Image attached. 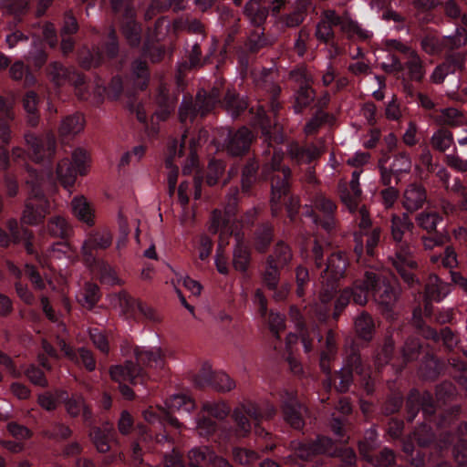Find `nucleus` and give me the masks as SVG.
Returning <instances> with one entry per match:
<instances>
[{
	"label": "nucleus",
	"mask_w": 467,
	"mask_h": 467,
	"mask_svg": "<svg viewBox=\"0 0 467 467\" xmlns=\"http://www.w3.org/2000/svg\"><path fill=\"white\" fill-rule=\"evenodd\" d=\"M414 224L410 219L408 213L401 215H392L391 217V236L397 243L395 256L391 258L392 265L400 274L402 278L408 284L414 282L411 269L416 267L417 264L413 257V248L407 242L403 241L406 234L412 232Z\"/></svg>",
	"instance_id": "obj_1"
},
{
	"label": "nucleus",
	"mask_w": 467,
	"mask_h": 467,
	"mask_svg": "<svg viewBox=\"0 0 467 467\" xmlns=\"http://www.w3.org/2000/svg\"><path fill=\"white\" fill-rule=\"evenodd\" d=\"M356 288L359 292L354 294V303L360 306L368 302L369 294L386 308L391 307L399 297V289L390 284L384 271L378 269L367 270L364 278L356 281Z\"/></svg>",
	"instance_id": "obj_2"
},
{
	"label": "nucleus",
	"mask_w": 467,
	"mask_h": 467,
	"mask_svg": "<svg viewBox=\"0 0 467 467\" xmlns=\"http://www.w3.org/2000/svg\"><path fill=\"white\" fill-rule=\"evenodd\" d=\"M235 204L236 199L234 195L231 196L223 213L219 210L213 211L209 226V230L212 234H219L220 243L215 257V265L218 272L223 275H226L228 273V265L226 258L221 252V249L222 246L227 243V237L234 234L231 224L234 220L233 216L234 215Z\"/></svg>",
	"instance_id": "obj_3"
},
{
	"label": "nucleus",
	"mask_w": 467,
	"mask_h": 467,
	"mask_svg": "<svg viewBox=\"0 0 467 467\" xmlns=\"http://www.w3.org/2000/svg\"><path fill=\"white\" fill-rule=\"evenodd\" d=\"M283 152L276 150H274L271 161H266L263 167V174L265 178L271 179L272 186V213L277 214L280 210V201L283 196L288 192V178L290 176V169L283 166L280 169V163L283 160Z\"/></svg>",
	"instance_id": "obj_4"
},
{
	"label": "nucleus",
	"mask_w": 467,
	"mask_h": 467,
	"mask_svg": "<svg viewBox=\"0 0 467 467\" xmlns=\"http://www.w3.org/2000/svg\"><path fill=\"white\" fill-rule=\"evenodd\" d=\"M347 265L348 260L343 253L333 254L327 259V268L322 275L325 284L319 295L320 302L324 305V307L317 312L319 318L322 320L325 319L328 310L327 305L334 297L336 292L335 282L343 277Z\"/></svg>",
	"instance_id": "obj_5"
},
{
	"label": "nucleus",
	"mask_w": 467,
	"mask_h": 467,
	"mask_svg": "<svg viewBox=\"0 0 467 467\" xmlns=\"http://www.w3.org/2000/svg\"><path fill=\"white\" fill-rule=\"evenodd\" d=\"M88 166V156L86 150L76 149L71 159L64 158L57 163V177L64 188L70 192L78 175H85Z\"/></svg>",
	"instance_id": "obj_6"
},
{
	"label": "nucleus",
	"mask_w": 467,
	"mask_h": 467,
	"mask_svg": "<svg viewBox=\"0 0 467 467\" xmlns=\"http://www.w3.org/2000/svg\"><path fill=\"white\" fill-rule=\"evenodd\" d=\"M53 209L52 203L42 192L33 191L26 201L21 222L28 225H38Z\"/></svg>",
	"instance_id": "obj_7"
},
{
	"label": "nucleus",
	"mask_w": 467,
	"mask_h": 467,
	"mask_svg": "<svg viewBox=\"0 0 467 467\" xmlns=\"http://www.w3.org/2000/svg\"><path fill=\"white\" fill-rule=\"evenodd\" d=\"M25 140L31 150V156L36 161L49 159L55 154L57 147L56 139L51 133L41 138L36 137L32 133H26L25 135Z\"/></svg>",
	"instance_id": "obj_8"
},
{
	"label": "nucleus",
	"mask_w": 467,
	"mask_h": 467,
	"mask_svg": "<svg viewBox=\"0 0 467 467\" xmlns=\"http://www.w3.org/2000/svg\"><path fill=\"white\" fill-rule=\"evenodd\" d=\"M246 416L254 420H259V408L255 403L246 401L234 410L233 418L236 423L235 434L239 438L245 437L251 431V425Z\"/></svg>",
	"instance_id": "obj_9"
},
{
	"label": "nucleus",
	"mask_w": 467,
	"mask_h": 467,
	"mask_svg": "<svg viewBox=\"0 0 467 467\" xmlns=\"http://www.w3.org/2000/svg\"><path fill=\"white\" fill-rule=\"evenodd\" d=\"M284 418L293 428L301 429L304 425L303 413L305 409L296 400V394L285 390L281 394Z\"/></svg>",
	"instance_id": "obj_10"
},
{
	"label": "nucleus",
	"mask_w": 467,
	"mask_h": 467,
	"mask_svg": "<svg viewBox=\"0 0 467 467\" xmlns=\"http://www.w3.org/2000/svg\"><path fill=\"white\" fill-rule=\"evenodd\" d=\"M195 383L200 387L211 386L214 389L225 392L235 388V382L224 372H212L209 368H203L195 378Z\"/></svg>",
	"instance_id": "obj_11"
},
{
	"label": "nucleus",
	"mask_w": 467,
	"mask_h": 467,
	"mask_svg": "<svg viewBox=\"0 0 467 467\" xmlns=\"http://www.w3.org/2000/svg\"><path fill=\"white\" fill-rule=\"evenodd\" d=\"M451 292L450 285L442 282L436 275H431L425 285V315L431 316V306L429 301L440 302Z\"/></svg>",
	"instance_id": "obj_12"
},
{
	"label": "nucleus",
	"mask_w": 467,
	"mask_h": 467,
	"mask_svg": "<svg viewBox=\"0 0 467 467\" xmlns=\"http://www.w3.org/2000/svg\"><path fill=\"white\" fill-rule=\"evenodd\" d=\"M49 75L52 78V80L57 85H63L66 82L73 83L78 90L77 95L82 99H87L88 98L81 92V86L84 84V78L77 74L74 71H70L69 69L64 67L59 63H53L49 67Z\"/></svg>",
	"instance_id": "obj_13"
},
{
	"label": "nucleus",
	"mask_w": 467,
	"mask_h": 467,
	"mask_svg": "<svg viewBox=\"0 0 467 467\" xmlns=\"http://www.w3.org/2000/svg\"><path fill=\"white\" fill-rule=\"evenodd\" d=\"M337 26L340 27L341 32L349 39L366 40L372 36L370 31L362 28L347 13L342 16L337 14Z\"/></svg>",
	"instance_id": "obj_14"
},
{
	"label": "nucleus",
	"mask_w": 467,
	"mask_h": 467,
	"mask_svg": "<svg viewBox=\"0 0 467 467\" xmlns=\"http://www.w3.org/2000/svg\"><path fill=\"white\" fill-rule=\"evenodd\" d=\"M355 371L358 375L363 374V368L361 365L359 356L353 351L348 358L347 367L340 369L338 377L340 379L337 385V389L339 392H345L348 389L352 381V372Z\"/></svg>",
	"instance_id": "obj_15"
},
{
	"label": "nucleus",
	"mask_w": 467,
	"mask_h": 467,
	"mask_svg": "<svg viewBox=\"0 0 467 467\" xmlns=\"http://www.w3.org/2000/svg\"><path fill=\"white\" fill-rule=\"evenodd\" d=\"M359 176L360 171H354L352 173L351 181L349 182V188H347L345 185L340 186V198L350 212L356 210L358 199L361 195V189L359 187Z\"/></svg>",
	"instance_id": "obj_16"
},
{
	"label": "nucleus",
	"mask_w": 467,
	"mask_h": 467,
	"mask_svg": "<svg viewBox=\"0 0 467 467\" xmlns=\"http://www.w3.org/2000/svg\"><path fill=\"white\" fill-rule=\"evenodd\" d=\"M189 192L190 183L188 182H182L178 188V202L182 207V212L179 215V221L184 227L191 226L193 223L195 217L193 208L188 205Z\"/></svg>",
	"instance_id": "obj_17"
},
{
	"label": "nucleus",
	"mask_w": 467,
	"mask_h": 467,
	"mask_svg": "<svg viewBox=\"0 0 467 467\" xmlns=\"http://www.w3.org/2000/svg\"><path fill=\"white\" fill-rule=\"evenodd\" d=\"M182 143L177 140H172L168 145V153L165 163L166 167L170 169L168 173L170 193L174 192L178 177V168L173 165V161L176 157L182 156Z\"/></svg>",
	"instance_id": "obj_18"
},
{
	"label": "nucleus",
	"mask_w": 467,
	"mask_h": 467,
	"mask_svg": "<svg viewBox=\"0 0 467 467\" xmlns=\"http://www.w3.org/2000/svg\"><path fill=\"white\" fill-rule=\"evenodd\" d=\"M288 154L292 160L297 163H306L317 159L323 152V146L308 145L301 148L296 143L289 144L287 148Z\"/></svg>",
	"instance_id": "obj_19"
},
{
	"label": "nucleus",
	"mask_w": 467,
	"mask_h": 467,
	"mask_svg": "<svg viewBox=\"0 0 467 467\" xmlns=\"http://www.w3.org/2000/svg\"><path fill=\"white\" fill-rule=\"evenodd\" d=\"M110 376L113 380L120 384L127 381L136 384L140 378H142V369L133 362L129 361L125 366H115L110 369Z\"/></svg>",
	"instance_id": "obj_20"
},
{
	"label": "nucleus",
	"mask_w": 467,
	"mask_h": 467,
	"mask_svg": "<svg viewBox=\"0 0 467 467\" xmlns=\"http://www.w3.org/2000/svg\"><path fill=\"white\" fill-rule=\"evenodd\" d=\"M112 243V234L108 230H101L91 234L84 242L82 250L87 259L92 257V251L96 249H106Z\"/></svg>",
	"instance_id": "obj_21"
},
{
	"label": "nucleus",
	"mask_w": 467,
	"mask_h": 467,
	"mask_svg": "<svg viewBox=\"0 0 467 467\" xmlns=\"http://www.w3.org/2000/svg\"><path fill=\"white\" fill-rule=\"evenodd\" d=\"M426 201V192L420 185L410 184L404 191L402 198L403 207L410 213L420 209Z\"/></svg>",
	"instance_id": "obj_22"
},
{
	"label": "nucleus",
	"mask_w": 467,
	"mask_h": 467,
	"mask_svg": "<svg viewBox=\"0 0 467 467\" xmlns=\"http://www.w3.org/2000/svg\"><path fill=\"white\" fill-rule=\"evenodd\" d=\"M254 139L253 133L245 127L239 129L231 135L227 150L232 155H240L246 151Z\"/></svg>",
	"instance_id": "obj_23"
},
{
	"label": "nucleus",
	"mask_w": 467,
	"mask_h": 467,
	"mask_svg": "<svg viewBox=\"0 0 467 467\" xmlns=\"http://www.w3.org/2000/svg\"><path fill=\"white\" fill-rule=\"evenodd\" d=\"M333 26H337V13L334 10H326L317 25L315 36L325 43H328L334 37Z\"/></svg>",
	"instance_id": "obj_24"
},
{
	"label": "nucleus",
	"mask_w": 467,
	"mask_h": 467,
	"mask_svg": "<svg viewBox=\"0 0 467 467\" xmlns=\"http://www.w3.org/2000/svg\"><path fill=\"white\" fill-rule=\"evenodd\" d=\"M122 34L131 47H136L140 42L141 29L134 20V12L127 8L125 17L121 24Z\"/></svg>",
	"instance_id": "obj_25"
},
{
	"label": "nucleus",
	"mask_w": 467,
	"mask_h": 467,
	"mask_svg": "<svg viewBox=\"0 0 467 467\" xmlns=\"http://www.w3.org/2000/svg\"><path fill=\"white\" fill-rule=\"evenodd\" d=\"M314 207L324 214V220L320 223L322 227L330 231L335 227L333 213L336 210V204L328 198L319 193L314 199Z\"/></svg>",
	"instance_id": "obj_26"
},
{
	"label": "nucleus",
	"mask_w": 467,
	"mask_h": 467,
	"mask_svg": "<svg viewBox=\"0 0 467 467\" xmlns=\"http://www.w3.org/2000/svg\"><path fill=\"white\" fill-rule=\"evenodd\" d=\"M177 99L171 96L164 85L159 88L157 96L158 109L154 113V117L159 120H165L175 108Z\"/></svg>",
	"instance_id": "obj_27"
},
{
	"label": "nucleus",
	"mask_w": 467,
	"mask_h": 467,
	"mask_svg": "<svg viewBox=\"0 0 467 467\" xmlns=\"http://www.w3.org/2000/svg\"><path fill=\"white\" fill-rule=\"evenodd\" d=\"M234 238L236 244L234 249L233 264L236 270L244 272L246 271L250 262V250L244 242L243 235H241L239 233H235Z\"/></svg>",
	"instance_id": "obj_28"
},
{
	"label": "nucleus",
	"mask_w": 467,
	"mask_h": 467,
	"mask_svg": "<svg viewBox=\"0 0 467 467\" xmlns=\"http://www.w3.org/2000/svg\"><path fill=\"white\" fill-rule=\"evenodd\" d=\"M432 118L437 124L451 127L463 126L467 122V119L462 113L454 108L441 109L437 114L433 115Z\"/></svg>",
	"instance_id": "obj_29"
},
{
	"label": "nucleus",
	"mask_w": 467,
	"mask_h": 467,
	"mask_svg": "<svg viewBox=\"0 0 467 467\" xmlns=\"http://www.w3.org/2000/svg\"><path fill=\"white\" fill-rule=\"evenodd\" d=\"M134 354L140 365L156 368L163 367V358L160 348L146 349L136 347Z\"/></svg>",
	"instance_id": "obj_30"
},
{
	"label": "nucleus",
	"mask_w": 467,
	"mask_h": 467,
	"mask_svg": "<svg viewBox=\"0 0 467 467\" xmlns=\"http://www.w3.org/2000/svg\"><path fill=\"white\" fill-rule=\"evenodd\" d=\"M71 206L74 215L79 221L88 225H93L94 210L84 196H76L71 202Z\"/></svg>",
	"instance_id": "obj_31"
},
{
	"label": "nucleus",
	"mask_w": 467,
	"mask_h": 467,
	"mask_svg": "<svg viewBox=\"0 0 467 467\" xmlns=\"http://www.w3.org/2000/svg\"><path fill=\"white\" fill-rule=\"evenodd\" d=\"M46 264L53 270L60 268V265L57 264L58 261L65 260L70 257V247L65 242H58L51 246L47 252Z\"/></svg>",
	"instance_id": "obj_32"
},
{
	"label": "nucleus",
	"mask_w": 467,
	"mask_h": 467,
	"mask_svg": "<svg viewBox=\"0 0 467 467\" xmlns=\"http://www.w3.org/2000/svg\"><path fill=\"white\" fill-rule=\"evenodd\" d=\"M244 14L254 26H261L268 16V9L262 0H250L244 6Z\"/></svg>",
	"instance_id": "obj_33"
},
{
	"label": "nucleus",
	"mask_w": 467,
	"mask_h": 467,
	"mask_svg": "<svg viewBox=\"0 0 467 467\" xmlns=\"http://www.w3.org/2000/svg\"><path fill=\"white\" fill-rule=\"evenodd\" d=\"M358 214V226L360 229V234H355V241H356L355 253L358 256L357 260L358 263L367 264L368 263L367 261L362 262V255H363V250H364L362 233L364 232V234H365L367 232L368 228L370 226V219L368 217L367 210L364 207L359 209Z\"/></svg>",
	"instance_id": "obj_34"
},
{
	"label": "nucleus",
	"mask_w": 467,
	"mask_h": 467,
	"mask_svg": "<svg viewBox=\"0 0 467 467\" xmlns=\"http://www.w3.org/2000/svg\"><path fill=\"white\" fill-rule=\"evenodd\" d=\"M219 97L220 94L217 88H213L209 95H206L205 91L198 92L194 103L197 112L202 116L210 112L219 102Z\"/></svg>",
	"instance_id": "obj_35"
},
{
	"label": "nucleus",
	"mask_w": 467,
	"mask_h": 467,
	"mask_svg": "<svg viewBox=\"0 0 467 467\" xmlns=\"http://www.w3.org/2000/svg\"><path fill=\"white\" fill-rule=\"evenodd\" d=\"M84 118L80 114H74L65 118L59 127V134L62 137L74 136L84 129Z\"/></svg>",
	"instance_id": "obj_36"
},
{
	"label": "nucleus",
	"mask_w": 467,
	"mask_h": 467,
	"mask_svg": "<svg viewBox=\"0 0 467 467\" xmlns=\"http://www.w3.org/2000/svg\"><path fill=\"white\" fill-rule=\"evenodd\" d=\"M47 234L53 237L66 238L71 233L67 221L61 215L52 216L46 226Z\"/></svg>",
	"instance_id": "obj_37"
},
{
	"label": "nucleus",
	"mask_w": 467,
	"mask_h": 467,
	"mask_svg": "<svg viewBox=\"0 0 467 467\" xmlns=\"http://www.w3.org/2000/svg\"><path fill=\"white\" fill-rule=\"evenodd\" d=\"M143 418L146 421L150 423H154L159 420L167 421L171 426H174L177 429H180L182 427L179 420L171 416L169 412H167L164 409H161V407L153 408L149 407L142 412Z\"/></svg>",
	"instance_id": "obj_38"
},
{
	"label": "nucleus",
	"mask_w": 467,
	"mask_h": 467,
	"mask_svg": "<svg viewBox=\"0 0 467 467\" xmlns=\"http://www.w3.org/2000/svg\"><path fill=\"white\" fill-rule=\"evenodd\" d=\"M214 452L208 447H196L189 451L190 467H208L211 464Z\"/></svg>",
	"instance_id": "obj_39"
},
{
	"label": "nucleus",
	"mask_w": 467,
	"mask_h": 467,
	"mask_svg": "<svg viewBox=\"0 0 467 467\" xmlns=\"http://www.w3.org/2000/svg\"><path fill=\"white\" fill-rule=\"evenodd\" d=\"M89 436L99 452L104 453L109 451V441L113 436V429L111 427H106L104 430L94 428L90 431Z\"/></svg>",
	"instance_id": "obj_40"
},
{
	"label": "nucleus",
	"mask_w": 467,
	"mask_h": 467,
	"mask_svg": "<svg viewBox=\"0 0 467 467\" xmlns=\"http://www.w3.org/2000/svg\"><path fill=\"white\" fill-rule=\"evenodd\" d=\"M202 413L208 414L219 420H224L230 413V406L223 400H207L202 405Z\"/></svg>",
	"instance_id": "obj_41"
},
{
	"label": "nucleus",
	"mask_w": 467,
	"mask_h": 467,
	"mask_svg": "<svg viewBox=\"0 0 467 467\" xmlns=\"http://www.w3.org/2000/svg\"><path fill=\"white\" fill-rule=\"evenodd\" d=\"M404 59L406 60L404 67L408 69L410 78L416 81L421 80L425 75V70L419 55L413 50Z\"/></svg>",
	"instance_id": "obj_42"
},
{
	"label": "nucleus",
	"mask_w": 467,
	"mask_h": 467,
	"mask_svg": "<svg viewBox=\"0 0 467 467\" xmlns=\"http://www.w3.org/2000/svg\"><path fill=\"white\" fill-rule=\"evenodd\" d=\"M454 143L451 131L447 129L441 128L436 130L431 137V144L432 148L440 152L449 150Z\"/></svg>",
	"instance_id": "obj_43"
},
{
	"label": "nucleus",
	"mask_w": 467,
	"mask_h": 467,
	"mask_svg": "<svg viewBox=\"0 0 467 467\" xmlns=\"http://www.w3.org/2000/svg\"><path fill=\"white\" fill-rule=\"evenodd\" d=\"M166 405L171 410L183 411L186 413H190L195 409L194 400L184 394L171 396L166 401Z\"/></svg>",
	"instance_id": "obj_44"
},
{
	"label": "nucleus",
	"mask_w": 467,
	"mask_h": 467,
	"mask_svg": "<svg viewBox=\"0 0 467 467\" xmlns=\"http://www.w3.org/2000/svg\"><path fill=\"white\" fill-rule=\"evenodd\" d=\"M37 104V95L34 91H28L23 99V106L27 113V122L31 126H36L38 123Z\"/></svg>",
	"instance_id": "obj_45"
},
{
	"label": "nucleus",
	"mask_w": 467,
	"mask_h": 467,
	"mask_svg": "<svg viewBox=\"0 0 467 467\" xmlns=\"http://www.w3.org/2000/svg\"><path fill=\"white\" fill-rule=\"evenodd\" d=\"M7 227L11 233L14 242L26 241V247L28 253H33L32 244L28 242L32 236V233L27 229L20 227L16 220H9Z\"/></svg>",
	"instance_id": "obj_46"
},
{
	"label": "nucleus",
	"mask_w": 467,
	"mask_h": 467,
	"mask_svg": "<svg viewBox=\"0 0 467 467\" xmlns=\"http://www.w3.org/2000/svg\"><path fill=\"white\" fill-rule=\"evenodd\" d=\"M315 99V92L309 86H302L298 88L295 95L294 109L296 112L302 111L303 109L309 106Z\"/></svg>",
	"instance_id": "obj_47"
},
{
	"label": "nucleus",
	"mask_w": 467,
	"mask_h": 467,
	"mask_svg": "<svg viewBox=\"0 0 467 467\" xmlns=\"http://www.w3.org/2000/svg\"><path fill=\"white\" fill-rule=\"evenodd\" d=\"M99 298V287L95 284H87L78 295V302L88 309L92 308Z\"/></svg>",
	"instance_id": "obj_48"
},
{
	"label": "nucleus",
	"mask_w": 467,
	"mask_h": 467,
	"mask_svg": "<svg viewBox=\"0 0 467 467\" xmlns=\"http://www.w3.org/2000/svg\"><path fill=\"white\" fill-rule=\"evenodd\" d=\"M66 409L72 417L78 416L81 412L85 420L90 418V411L87 408L83 397L80 395L72 396L66 403Z\"/></svg>",
	"instance_id": "obj_49"
},
{
	"label": "nucleus",
	"mask_w": 467,
	"mask_h": 467,
	"mask_svg": "<svg viewBox=\"0 0 467 467\" xmlns=\"http://www.w3.org/2000/svg\"><path fill=\"white\" fill-rule=\"evenodd\" d=\"M355 329L361 338L365 340L371 339L374 331L372 318L367 314H361L355 320Z\"/></svg>",
	"instance_id": "obj_50"
},
{
	"label": "nucleus",
	"mask_w": 467,
	"mask_h": 467,
	"mask_svg": "<svg viewBox=\"0 0 467 467\" xmlns=\"http://www.w3.org/2000/svg\"><path fill=\"white\" fill-rule=\"evenodd\" d=\"M327 350L321 353L320 367L327 373H330L329 362L336 351V341L332 331H328L326 338Z\"/></svg>",
	"instance_id": "obj_51"
},
{
	"label": "nucleus",
	"mask_w": 467,
	"mask_h": 467,
	"mask_svg": "<svg viewBox=\"0 0 467 467\" xmlns=\"http://www.w3.org/2000/svg\"><path fill=\"white\" fill-rule=\"evenodd\" d=\"M421 47L428 54H438L445 49L443 36L438 37L434 34H427L421 40Z\"/></svg>",
	"instance_id": "obj_52"
},
{
	"label": "nucleus",
	"mask_w": 467,
	"mask_h": 467,
	"mask_svg": "<svg viewBox=\"0 0 467 467\" xmlns=\"http://www.w3.org/2000/svg\"><path fill=\"white\" fill-rule=\"evenodd\" d=\"M441 221V217L436 212H422L416 217L419 226L427 232L435 231Z\"/></svg>",
	"instance_id": "obj_53"
},
{
	"label": "nucleus",
	"mask_w": 467,
	"mask_h": 467,
	"mask_svg": "<svg viewBox=\"0 0 467 467\" xmlns=\"http://www.w3.org/2000/svg\"><path fill=\"white\" fill-rule=\"evenodd\" d=\"M224 106L233 117H236L246 109L247 103L244 99L236 97L234 92L228 91L224 98Z\"/></svg>",
	"instance_id": "obj_54"
},
{
	"label": "nucleus",
	"mask_w": 467,
	"mask_h": 467,
	"mask_svg": "<svg viewBox=\"0 0 467 467\" xmlns=\"http://www.w3.org/2000/svg\"><path fill=\"white\" fill-rule=\"evenodd\" d=\"M217 429V424L215 421L208 419L205 416V413L200 412L196 419V426L195 430L199 436L201 437H209L213 435Z\"/></svg>",
	"instance_id": "obj_55"
},
{
	"label": "nucleus",
	"mask_w": 467,
	"mask_h": 467,
	"mask_svg": "<svg viewBox=\"0 0 467 467\" xmlns=\"http://www.w3.org/2000/svg\"><path fill=\"white\" fill-rule=\"evenodd\" d=\"M268 258H273L274 264L277 266L285 267L292 259V254L289 247L284 243H277L274 253Z\"/></svg>",
	"instance_id": "obj_56"
},
{
	"label": "nucleus",
	"mask_w": 467,
	"mask_h": 467,
	"mask_svg": "<svg viewBox=\"0 0 467 467\" xmlns=\"http://www.w3.org/2000/svg\"><path fill=\"white\" fill-rule=\"evenodd\" d=\"M273 238V229L270 225L265 224L260 227L255 234L254 245L255 248L264 252L269 244L271 243Z\"/></svg>",
	"instance_id": "obj_57"
},
{
	"label": "nucleus",
	"mask_w": 467,
	"mask_h": 467,
	"mask_svg": "<svg viewBox=\"0 0 467 467\" xmlns=\"http://www.w3.org/2000/svg\"><path fill=\"white\" fill-rule=\"evenodd\" d=\"M281 266L274 264L273 258L267 259V266L264 273V282L269 289H275L279 279V269Z\"/></svg>",
	"instance_id": "obj_58"
},
{
	"label": "nucleus",
	"mask_w": 467,
	"mask_h": 467,
	"mask_svg": "<svg viewBox=\"0 0 467 467\" xmlns=\"http://www.w3.org/2000/svg\"><path fill=\"white\" fill-rule=\"evenodd\" d=\"M445 48L454 49L467 43V31L463 27H458L452 36H443Z\"/></svg>",
	"instance_id": "obj_59"
},
{
	"label": "nucleus",
	"mask_w": 467,
	"mask_h": 467,
	"mask_svg": "<svg viewBox=\"0 0 467 467\" xmlns=\"http://www.w3.org/2000/svg\"><path fill=\"white\" fill-rule=\"evenodd\" d=\"M133 75L135 78V85L140 88L143 89L147 86L149 79V73L146 63L141 60H136L132 67Z\"/></svg>",
	"instance_id": "obj_60"
},
{
	"label": "nucleus",
	"mask_w": 467,
	"mask_h": 467,
	"mask_svg": "<svg viewBox=\"0 0 467 467\" xmlns=\"http://www.w3.org/2000/svg\"><path fill=\"white\" fill-rule=\"evenodd\" d=\"M66 396V392L60 390L57 391L55 394L47 392L39 395L38 403L43 409L53 410L57 408L58 400H64Z\"/></svg>",
	"instance_id": "obj_61"
},
{
	"label": "nucleus",
	"mask_w": 467,
	"mask_h": 467,
	"mask_svg": "<svg viewBox=\"0 0 467 467\" xmlns=\"http://www.w3.org/2000/svg\"><path fill=\"white\" fill-rule=\"evenodd\" d=\"M99 272L102 283L109 285L120 284L119 278L117 276L116 272L110 265L105 263L99 264Z\"/></svg>",
	"instance_id": "obj_62"
},
{
	"label": "nucleus",
	"mask_w": 467,
	"mask_h": 467,
	"mask_svg": "<svg viewBox=\"0 0 467 467\" xmlns=\"http://www.w3.org/2000/svg\"><path fill=\"white\" fill-rule=\"evenodd\" d=\"M233 456L235 462L243 465L253 463L258 458L255 451L242 448H234Z\"/></svg>",
	"instance_id": "obj_63"
},
{
	"label": "nucleus",
	"mask_w": 467,
	"mask_h": 467,
	"mask_svg": "<svg viewBox=\"0 0 467 467\" xmlns=\"http://www.w3.org/2000/svg\"><path fill=\"white\" fill-rule=\"evenodd\" d=\"M328 115L322 110L317 111L306 124L305 132L307 135L313 134L327 121Z\"/></svg>",
	"instance_id": "obj_64"
}]
</instances>
